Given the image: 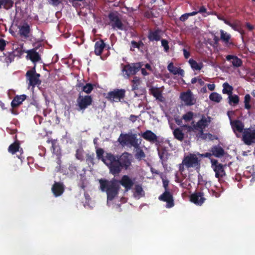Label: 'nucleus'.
Here are the masks:
<instances>
[{"label": "nucleus", "instance_id": "47", "mask_svg": "<svg viewBox=\"0 0 255 255\" xmlns=\"http://www.w3.org/2000/svg\"><path fill=\"white\" fill-rule=\"evenodd\" d=\"M135 193L138 195H142L143 193H144L143 190L142 189V187L140 185H136L135 186Z\"/></svg>", "mask_w": 255, "mask_h": 255}, {"label": "nucleus", "instance_id": "40", "mask_svg": "<svg viewBox=\"0 0 255 255\" xmlns=\"http://www.w3.org/2000/svg\"><path fill=\"white\" fill-rule=\"evenodd\" d=\"M251 100V97L250 94H246L245 96L244 103L245 108L247 110H250L251 108V106L250 105Z\"/></svg>", "mask_w": 255, "mask_h": 255}, {"label": "nucleus", "instance_id": "42", "mask_svg": "<svg viewBox=\"0 0 255 255\" xmlns=\"http://www.w3.org/2000/svg\"><path fill=\"white\" fill-rule=\"evenodd\" d=\"M182 128H186L187 129V131L188 132H191V131H197V128L196 126V124H194V122L192 123L191 126H189L187 125H185L183 126L182 127Z\"/></svg>", "mask_w": 255, "mask_h": 255}, {"label": "nucleus", "instance_id": "28", "mask_svg": "<svg viewBox=\"0 0 255 255\" xmlns=\"http://www.w3.org/2000/svg\"><path fill=\"white\" fill-rule=\"evenodd\" d=\"M168 71L173 74L174 75H183L184 74V70L180 68L175 67L172 63H170L167 66Z\"/></svg>", "mask_w": 255, "mask_h": 255}, {"label": "nucleus", "instance_id": "61", "mask_svg": "<svg viewBox=\"0 0 255 255\" xmlns=\"http://www.w3.org/2000/svg\"><path fill=\"white\" fill-rule=\"evenodd\" d=\"M201 156L204 157H210L211 155H213L212 153L210 152H206L204 154H200Z\"/></svg>", "mask_w": 255, "mask_h": 255}, {"label": "nucleus", "instance_id": "60", "mask_svg": "<svg viewBox=\"0 0 255 255\" xmlns=\"http://www.w3.org/2000/svg\"><path fill=\"white\" fill-rule=\"evenodd\" d=\"M138 117L133 115H131L129 117V120L132 122H134L137 120Z\"/></svg>", "mask_w": 255, "mask_h": 255}, {"label": "nucleus", "instance_id": "22", "mask_svg": "<svg viewBox=\"0 0 255 255\" xmlns=\"http://www.w3.org/2000/svg\"><path fill=\"white\" fill-rule=\"evenodd\" d=\"M232 128L235 132L238 131L240 133L244 132V125L240 120H235L231 122Z\"/></svg>", "mask_w": 255, "mask_h": 255}, {"label": "nucleus", "instance_id": "30", "mask_svg": "<svg viewBox=\"0 0 255 255\" xmlns=\"http://www.w3.org/2000/svg\"><path fill=\"white\" fill-rule=\"evenodd\" d=\"M221 33V40L224 42L225 44L227 46H229L230 45H233V43L230 42V40L231 39L230 34L227 33V32H224L223 30H220Z\"/></svg>", "mask_w": 255, "mask_h": 255}, {"label": "nucleus", "instance_id": "57", "mask_svg": "<svg viewBox=\"0 0 255 255\" xmlns=\"http://www.w3.org/2000/svg\"><path fill=\"white\" fill-rule=\"evenodd\" d=\"M207 138H208L209 140H213L214 139H217V137L214 136V135H213L211 133H207Z\"/></svg>", "mask_w": 255, "mask_h": 255}, {"label": "nucleus", "instance_id": "51", "mask_svg": "<svg viewBox=\"0 0 255 255\" xmlns=\"http://www.w3.org/2000/svg\"><path fill=\"white\" fill-rule=\"evenodd\" d=\"M47 142L48 143H51V148L53 150V151L54 152L56 149V141L55 140L52 139H48L47 140Z\"/></svg>", "mask_w": 255, "mask_h": 255}, {"label": "nucleus", "instance_id": "37", "mask_svg": "<svg viewBox=\"0 0 255 255\" xmlns=\"http://www.w3.org/2000/svg\"><path fill=\"white\" fill-rule=\"evenodd\" d=\"M13 2L12 0H0V6H3L5 9H8L12 7Z\"/></svg>", "mask_w": 255, "mask_h": 255}, {"label": "nucleus", "instance_id": "10", "mask_svg": "<svg viewBox=\"0 0 255 255\" xmlns=\"http://www.w3.org/2000/svg\"><path fill=\"white\" fill-rule=\"evenodd\" d=\"M243 140L248 145L255 143V129L250 128L245 129L243 133Z\"/></svg>", "mask_w": 255, "mask_h": 255}, {"label": "nucleus", "instance_id": "27", "mask_svg": "<svg viewBox=\"0 0 255 255\" xmlns=\"http://www.w3.org/2000/svg\"><path fill=\"white\" fill-rule=\"evenodd\" d=\"M30 32V26L27 23H24L19 27V32L21 36L27 38Z\"/></svg>", "mask_w": 255, "mask_h": 255}, {"label": "nucleus", "instance_id": "6", "mask_svg": "<svg viewBox=\"0 0 255 255\" xmlns=\"http://www.w3.org/2000/svg\"><path fill=\"white\" fill-rule=\"evenodd\" d=\"M211 167L215 173V177L219 179L226 176L225 168L226 164H222L215 159H211Z\"/></svg>", "mask_w": 255, "mask_h": 255}, {"label": "nucleus", "instance_id": "33", "mask_svg": "<svg viewBox=\"0 0 255 255\" xmlns=\"http://www.w3.org/2000/svg\"><path fill=\"white\" fill-rule=\"evenodd\" d=\"M189 63L191 68L194 70H200L203 67V64L202 62L198 63L193 59H189Z\"/></svg>", "mask_w": 255, "mask_h": 255}, {"label": "nucleus", "instance_id": "56", "mask_svg": "<svg viewBox=\"0 0 255 255\" xmlns=\"http://www.w3.org/2000/svg\"><path fill=\"white\" fill-rule=\"evenodd\" d=\"M183 55L185 59H188L190 56V53L185 48L183 49Z\"/></svg>", "mask_w": 255, "mask_h": 255}, {"label": "nucleus", "instance_id": "54", "mask_svg": "<svg viewBox=\"0 0 255 255\" xmlns=\"http://www.w3.org/2000/svg\"><path fill=\"white\" fill-rule=\"evenodd\" d=\"M50 3L53 6H58L60 3V0H48Z\"/></svg>", "mask_w": 255, "mask_h": 255}, {"label": "nucleus", "instance_id": "39", "mask_svg": "<svg viewBox=\"0 0 255 255\" xmlns=\"http://www.w3.org/2000/svg\"><path fill=\"white\" fill-rule=\"evenodd\" d=\"M94 85L91 83H87L83 87V92H84L87 94L91 93L94 89Z\"/></svg>", "mask_w": 255, "mask_h": 255}, {"label": "nucleus", "instance_id": "14", "mask_svg": "<svg viewBox=\"0 0 255 255\" xmlns=\"http://www.w3.org/2000/svg\"><path fill=\"white\" fill-rule=\"evenodd\" d=\"M118 182L119 185L121 184L125 188V191L130 190L134 185L133 181L127 175H123Z\"/></svg>", "mask_w": 255, "mask_h": 255}, {"label": "nucleus", "instance_id": "19", "mask_svg": "<svg viewBox=\"0 0 255 255\" xmlns=\"http://www.w3.org/2000/svg\"><path fill=\"white\" fill-rule=\"evenodd\" d=\"M160 32L161 30L159 29V28L154 31L152 30H149L147 35V38L149 39V41L153 42L154 41H159L161 39V36L160 35Z\"/></svg>", "mask_w": 255, "mask_h": 255}, {"label": "nucleus", "instance_id": "25", "mask_svg": "<svg viewBox=\"0 0 255 255\" xmlns=\"http://www.w3.org/2000/svg\"><path fill=\"white\" fill-rule=\"evenodd\" d=\"M27 56L33 63H36L41 60L39 53L35 49H32L27 51Z\"/></svg>", "mask_w": 255, "mask_h": 255}, {"label": "nucleus", "instance_id": "49", "mask_svg": "<svg viewBox=\"0 0 255 255\" xmlns=\"http://www.w3.org/2000/svg\"><path fill=\"white\" fill-rule=\"evenodd\" d=\"M86 159L87 162H90L93 164L94 160V154H87L86 156Z\"/></svg>", "mask_w": 255, "mask_h": 255}, {"label": "nucleus", "instance_id": "64", "mask_svg": "<svg viewBox=\"0 0 255 255\" xmlns=\"http://www.w3.org/2000/svg\"><path fill=\"white\" fill-rule=\"evenodd\" d=\"M145 68H146L147 69H148L151 71H152V67L149 64H148V63L146 64L145 65Z\"/></svg>", "mask_w": 255, "mask_h": 255}, {"label": "nucleus", "instance_id": "31", "mask_svg": "<svg viewBox=\"0 0 255 255\" xmlns=\"http://www.w3.org/2000/svg\"><path fill=\"white\" fill-rule=\"evenodd\" d=\"M20 148V147L19 141L16 140L9 146L8 148V151L12 154H14L16 152L19 151Z\"/></svg>", "mask_w": 255, "mask_h": 255}, {"label": "nucleus", "instance_id": "8", "mask_svg": "<svg viewBox=\"0 0 255 255\" xmlns=\"http://www.w3.org/2000/svg\"><path fill=\"white\" fill-rule=\"evenodd\" d=\"M141 63H133L125 65L123 69V72H125L127 78H128L130 75H135L141 68Z\"/></svg>", "mask_w": 255, "mask_h": 255}, {"label": "nucleus", "instance_id": "7", "mask_svg": "<svg viewBox=\"0 0 255 255\" xmlns=\"http://www.w3.org/2000/svg\"><path fill=\"white\" fill-rule=\"evenodd\" d=\"M126 90L123 89H116L109 92L106 97L111 102H119L125 97Z\"/></svg>", "mask_w": 255, "mask_h": 255}, {"label": "nucleus", "instance_id": "21", "mask_svg": "<svg viewBox=\"0 0 255 255\" xmlns=\"http://www.w3.org/2000/svg\"><path fill=\"white\" fill-rule=\"evenodd\" d=\"M226 60L230 62L234 67H239L242 65V60L236 55H228Z\"/></svg>", "mask_w": 255, "mask_h": 255}, {"label": "nucleus", "instance_id": "35", "mask_svg": "<svg viewBox=\"0 0 255 255\" xmlns=\"http://www.w3.org/2000/svg\"><path fill=\"white\" fill-rule=\"evenodd\" d=\"M140 78L137 76H134L131 80V90L134 91L135 93V91L138 89V86L140 85Z\"/></svg>", "mask_w": 255, "mask_h": 255}, {"label": "nucleus", "instance_id": "5", "mask_svg": "<svg viewBox=\"0 0 255 255\" xmlns=\"http://www.w3.org/2000/svg\"><path fill=\"white\" fill-rule=\"evenodd\" d=\"M93 102V99L91 96H82L79 93L77 99V106L79 111H84L89 106H91Z\"/></svg>", "mask_w": 255, "mask_h": 255}, {"label": "nucleus", "instance_id": "18", "mask_svg": "<svg viewBox=\"0 0 255 255\" xmlns=\"http://www.w3.org/2000/svg\"><path fill=\"white\" fill-rule=\"evenodd\" d=\"M141 135L143 139L151 143H155L158 141L157 136L151 130H146L142 133Z\"/></svg>", "mask_w": 255, "mask_h": 255}, {"label": "nucleus", "instance_id": "38", "mask_svg": "<svg viewBox=\"0 0 255 255\" xmlns=\"http://www.w3.org/2000/svg\"><path fill=\"white\" fill-rule=\"evenodd\" d=\"M229 104L230 105H237L239 102V97L237 95H230L228 96Z\"/></svg>", "mask_w": 255, "mask_h": 255}, {"label": "nucleus", "instance_id": "58", "mask_svg": "<svg viewBox=\"0 0 255 255\" xmlns=\"http://www.w3.org/2000/svg\"><path fill=\"white\" fill-rule=\"evenodd\" d=\"M246 27L250 30L252 31L254 29V26L251 24L249 22H247L246 24Z\"/></svg>", "mask_w": 255, "mask_h": 255}, {"label": "nucleus", "instance_id": "34", "mask_svg": "<svg viewBox=\"0 0 255 255\" xmlns=\"http://www.w3.org/2000/svg\"><path fill=\"white\" fill-rule=\"evenodd\" d=\"M222 93L224 94H227L228 96L233 94V87L229 85L227 82H225L223 84Z\"/></svg>", "mask_w": 255, "mask_h": 255}, {"label": "nucleus", "instance_id": "3", "mask_svg": "<svg viewBox=\"0 0 255 255\" xmlns=\"http://www.w3.org/2000/svg\"><path fill=\"white\" fill-rule=\"evenodd\" d=\"M99 183L100 189L107 193L108 200L112 201L118 195L120 188L118 180L114 179L109 181L101 179Z\"/></svg>", "mask_w": 255, "mask_h": 255}, {"label": "nucleus", "instance_id": "63", "mask_svg": "<svg viewBox=\"0 0 255 255\" xmlns=\"http://www.w3.org/2000/svg\"><path fill=\"white\" fill-rule=\"evenodd\" d=\"M223 21L224 22L225 24L229 26H232V23L230 22L229 20H227L226 18H224V20Z\"/></svg>", "mask_w": 255, "mask_h": 255}, {"label": "nucleus", "instance_id": "26", "mask_svg": "<svg viewBox=\"0 0 255 255\" xmlns=\"http://www.w3.org/2000/svg\"><path fill=\"white\" fill-rule=\"evenodd\" d=\"M106 44L102 39L97 41L95 44V54L97 56H100L103 52Z\"/></svg>", "mask_w": 255, "mask_h": 255}, {"label": "nucleus", "instance_id": "9", "mask_svg": "<svg viewBox=\"0 0 255 255\" xmlns=\"http://www.w3.org/2000/svg\"><path fill=\"white\" fill-rule=\"evenodd\" d=\"M26 76L29 80L30 86L34 87L40 84L41 81L39 80L40 75L36 73L35 66L32 69L27 71Z\"/></svg>", "mask_w": 255, "mask_h": 255}, {"label": "nucleus", "instance_id": "29", "mask_svg": "<svg viewBox=\"0 0 255 255\" xmlns=\"http://www.w3.org/2000/svg\"><path fill=\"white\" fill-rule=\"evenodd\" d=\"M173 135L175 138L179 140L182 141L184 138V133L183 132V128H175L173 132Z\"/></svg>", "mask_w": 255, "mask_h": 255}, {"label": "nucleus", "instance_id": "53", "mask_svg": "<svg viewBox=\"0 0 255 255\" xmlns=\"http://www.w3.org/2000/svg\"><path fill=\"white\" fill-rule=\"evenodd\" d=\"M6 46L5 41L3 39H0V51H3Z\"/></svg>", "mask_w": 255, "mask_h": 255}, {"label": "nucleus", "instance_id": "41", "mask_svg": "<svg viewBox=\"0 0 255 255\" xmlns=\"http://www.w3.org/2000/svg\"><path fill=\"white\" fill-rule=\"evenodd\" d=\"M84 150L82 148H79L76 150L75 156L76 158L80 160L83 161L84 160Z\"/></svg>", "mask_w": 255, "mask_h": 255}, {"label": "nucleus", "instance_id": "44", "mask_svg": "<svg viewBox=\"0 0 255 255\" xmlns=\"http://www.w3.org/2000/svg\"><path fill=\"white\" fill-rule=\"evenodd\" d=\"M193 117V113L192 112H188L186 114H184L182 118L186 122L191 121Z\"/></svg>", "mask_w": 255, "mask_h": 255}, {"label": "nucleus", "instance_id": "52", "mask_svg": "<svg viewBox=\"0 0 255 255\" xmlns=\"http://www.w3.org/2000/svg\"><path fill=\"white\" fill-rule=\"evenodd\" d=\"M85 85L81 82H79L76 85V90L79 92V93H81L83 92V87H84Z\"/></svg>", "mask_w": 255, "mask_h": 255}, {"label": "nucleus", "instance_id": "62", "mask_svg": "<svg viewBox=\"0 0 255 255\" xmlns=\"http://www.w3.org/2000/svg\"><path fill=\"white\" fill-rule=\"evenodd\" d=\"M140 69H141V73L143 75L146 76L149 74V73L146 71L145 69H144V68H140Z\"/></svg>", "mask_w": 255, "mask_h": 255}, {"label": "nucleus", "instance_id": "2", "mask_svg": "<svg viewBox=\"0 0 255 255\" xmlns=\"http://www.w3.org/2000/svg\"><path fill=\"white\" fill-rule=\"evenodd\" d=\"M141 140V139H140V141L138 142L136 134H121L119 138V141L121 143L123 144H129L135 148L134 156L138 160L143 159L146 156L143 150L139 146Z\"/></svg>", "mask_w": 255, "mask_h": 255}, {"label": "nucleus", "instance_id": "11", "mask_svg": "<svg viewBox=\"0 0 255 255\" xmlns=\"http://www.w3.org/2000/svg\"><path fill=\"white\" fill-rule=\"evenodd\" d=\"M182 163L185 165L187 168L193 167L200 165L198 158L194 154H190L185 156L183 160Z\"/></svg>", "mask_w": 255, "mask_h": 255}, {"label": "nucleus", "instance_id": "46", "mask_svg": "<svg viewBox=\"0 0 255 255\" xmlns=\"http://www.w3.org/2000/svg\"><path fill=\"white\" fill-rule=\"evenodd\" d=\"M199 131L198 133L197 134V136L200 137L202 139L205 140L207 139V133H205L204 132V129H200L197 130Z\"/></svg>", "mask_w": 255, "mask_h": 255}, {"label": "nucleus", "instance_id": "43", "mask_svg": "<svg viewBox=\"0 0 255 255\" xmlns=\"http://www.w3.org/2000/svg\"><path fill=\"white\" fill-rule=\"evenodd\" d=\"M7 55L5 54V57L4 58V61L7 63H10L14 59V55L11 53H7Z\"/></svg>", "mask_w": 255, "mask_h": 255}, {"label": "nucleus", "instance_id": "36", "mask_svg": "<svg viewBox=\"0 0 255 255\" xmlns=\"http://www.w3.org/2000/svg\"><path fill=\"white\" fill-rule=\"evenodd\" d=\"M209 99L211 101L218 103L222 100V97L219 94L213 92L210 95Z\"/></svg>", "mask_w": 255, "mask_h": 255}, {"label": "nucleus", "instance_id": "24", "mask_svg": "<svg viewBox=\"0 0 255 255\" xmlns=\"http://www.w3.org/2000/svg\"><path fill=\"white\" fill-rule=\"evenodd\" d=\"M210 152L216 157H221L225 154L224 149L219 145L213 146L211 148Z\"/></svg>", "mask_w": 255, "mask_h": 255}, {"label": "nucleus", "instance_id": "23", "mask_svg": "<svg viewBox=\"0 0 255 255\" xmlns=\"http://www.w3.org/2000/svg\"><path fill=\"white\" fill-rule=\"evenodd\" d=\"M26 98V96L24 94L15 96L11 102V106L12 108H17L22 103Z\"/></svg>", "mask_w": 255, "mask_h": 255}, {"label": "nucleus", "instance_id": "48", "mask_svg": "<svg viewBox=\"0 0 255 255\" xmlns=\"http://www.w3.org/2000/svg\"><path fill=\"white\" fill-rule=\"evenodd\" d=\"M161 45L164 47V51L168 52L169 49V46L168 45V41L164 39L161 40Z\"/></svg>", "mask_w": 255, "mask_h": 255}, {"label": "nucleus", "instance_id": "13", "mask_svg": "<svg viewBox=\"0 0 255 255\" xmlns=\"http://www.w3.org/2000/svg\"><path fill=\"white\" fill-rule=\"evenodd\" d=\"M158 199L166 202V207L167 208H172L174 206L173 195L169 191H165L159 196Z\"/></svg>", "mask_w": 255, "mask_h": 255}, {"label": "nucleus", "instance_id": "20", "mask_svg": "<svg viewBox=\"0 0 255 255\" xmlns=\"http://www.w3.org/2000/svg\"><path fill=\"white\" fill-rule=\"evenodd\" d=\"M210 122L211 118L210 117L206 118L205 116H203L202 118L196 124L197 130L204 129Z\"/></svg>", "mask_w": 255, "mask_h": 255}, {"label": "nucleus", "instance_id": "12", "mask_svg": "<svg viewBox=\"0 0 255 255\" xmlns=\"http://www.w3.org/2000/svg\"><path fill=\"white\" fill-rule=\"evenodd\" d=\"M180 98L184 103L185 105L188 106L194 105L196 102V99L194 98L192 93L190 90L182 92L180 94Z\"/></svg>", "mask_w": 255, "mask_h": 255}, {"label": "nucleus", "instance_id": "1", "mask_svg": "<svg viewBox=\"0 0 255 255\" xmlns=\"http://www.w3.org/2000/svg\"><path fill=\"white\" fill-rule=\"evenodd\" d=\"M104 150L100 148L96 150L97 157L101 159L109 168L110 172L116 176L120 174L123 169L127 170L131 164L132 155L127 152L121 155H115L111 152H106L104 155Z\"/></svg>", "mask_w": 255, "mask_h": 255}, {"label": "nucleus", "instance_id": "45", "mask_svg": "<svg viewBox=\"0 0 255 255\" xmlns=\"http://www.w3.org/2000/svg\"><path fill=\"white\" fill-rule=\"evenodd\" d=\"M131 44L132 47L137 48L138 49L144 46L143 42L141 40L139 41L138 42H136L135 41L132 40L131 42Z\"/></svg>", "mask_w": 255, "mask_h": 255}, {"label": "nucleus", "instance_id": "32", "mask_svg": "<svg viewBox=\"0 0 255 255\" xmlns=\"http://www.w3.org/2000/svg\"><path fill=\"white\" fill-rule=\"evenodd\" d=\"M149 91L150 94L156 99L162 101L161 100L162 98V93L159 88L152 87L149 89Z\"/></svg>", "mask_w": 255, "mask_h": 255}, {"label": "nucleus", "instance_id": "15", "mask_svg": "<svg viewBox=\"0 0 255 255\" xmlns=\"http://www.w3.org/2000/svg\"><path fill=\"white\" fill-rule=\"evenodd\" d=\"M204 193L203 191H199L192 194L190 200L196 205H201L205 201Z\"/></svg>", "mask_w": 255, "mask_h": 255}, {"label": "nucleus", "instance_id": "50", "mask_svg": "<svg viewBox=\"0 0 255 255\" xmlns=\"http://www.w3.org/2000/svg\"><path fill=\"white\" fill-rule=\"evenodd\" d=\"M68 170L71 172V173L73 174H74L76 172H77V168L74 164H71L69 166Z\"/></svg>", "mask_w": 255, "mask_h": 255}, {"label": "nucleus", "instance_id": "17", "mask_svg": "<svg viewBox=\"0 0 255 255\" xmlns=\"http://www.w3.org/2000/svg\"><path fill=\"white\" fill-rule=\"evenodd\" d=\"M198 13H206L207 15L211 14V12L207 11V8L204 5H202L200 7L199 10L198 11H194L190 13H186L182 14L180 17V20L182 21H185L188 18L189 16L195 15Z\"/></svg>", "mask_w": 255, "mask_h": 255}, {"label": "nucleus", "instance_id": "55", "mask_svg": "<svg viewBox=\"0 0 255 255\" xmlns=\"http://www.w3.org/2000/svg\"><path fill=\"white\" fill-rule=\"evenodd\" d=\"M168 184L169 181L167 180H163V186L165 189V191H169Z\"/></svg>", "mask_w": 255, "mask_h": 255}, {"label": "nucleus", "instance_id": "16", "mask_svg": "<svg viewBox=\"0 0 255 255\" xmlns=\"http://www.w3.org/2000/svg\"><path fill=\"white\" fill-rule=\"evenodd\" d=\"M65 190V186L63 183L61 182H55L53 184L51 190L55 197L61 196Z\"/></svg>", "mask_w": 255, "mask_h": 255}, {"label": "nucleus", "instance_id": "59", "mask_svg": "<svg viewBox=\"0 0 255 255\" xmlns=\"http://www.w3.org/2000/svg\"><path fill=\"white\" fill-rule=\"evenodd\" d=\"M207 87L210 91H213L215 88V85L214 84H207Z\"/></svg>", "mask_w": 255, "mask_h": 255}, {"label": "nucleus", "instance_id": "4", "mask_svg": "<svg viewBox=\"0 0 255 255\" xmlns=\"http://www.w3.org/2000/svg\"><path fill=\"white\" fill-rule=\"evenodd\" d=\"M110 24L115 30H126V28L117 11L110 12L108 14Z\"/></svg>", "mask_w": 255, "mask_h": 255}]
</instances>
